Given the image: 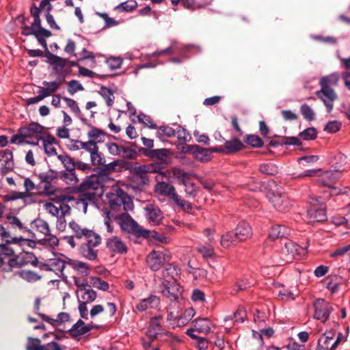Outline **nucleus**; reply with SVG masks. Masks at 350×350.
I'll list each match as a JSON object with an SVG mask.
<instances>
[{
  "instance_id": "obj_53",
  "label": "nucleus",
  "mask_w": 350,
  "mask_h": 350,
  "mask_svg": "<svg viewBox=\"0 0 350 350\" xmlns=\"http://www.w3.org/2000/svg\"><path fill=\"white\" fill-rule=\"evenodd\" d=\"M251 285H252V284L250 282H249L248 280H240L233 285L230 293L232 295H235L239 291L246 290L247 288L250 287Z\"/></svg>"
},
{
  "instance_id": "obj_36",
  "label": "nucleus",
  "mask_w": 350,
  "mask_h": 350,
  "mask_svg": "<svg viewBox=\"0 0 350 350\" xmlns=\"http://www.w3.org/2000/svg\"><path fill=\"white\" fill-rule=\"evenodd\" d=\"M12 254V249L6 244H0V269L4 271V266L7 265L9 255Z\"/></svg>"
},
{
  "instance_id": "obj_33",
  "label": "nucleus",
  "mask_w": 350,
  "mask_h": 350,
  "mask_svg": "<svg viewBox=\"0 0 350 350\" xmlns=\"http://www.w3.org/2000/svg\"><path fill=\"white\" fill-rule=\"evenodd\" d=\"M48 63L53 66L55 73H60L66 64V59L57 55L50 53L48 57Z\"/></svg>"
},
{
  "instance_id": "obj_19",
  "label": "nucleus",
  "mask_w": 350,
  "mask_h": 350,
  "mask_svg": "<svg viewBox=\"0 0 350 350\" xmlns=\"http://www.w3.org/2000/svg\"><path fill=\"white\" fill-rule=\"evenodd\" d=\"M107 248L113 253L119 254H126L127 252V247L124 242L117 236H112L107 239Z\"/></svg>"
},
{
  "instance_id": "obj_60",
  "label": "nucleus",
  "mask_w": 350,
  "mask_h": 350,
  "mask_svg": "<svg viewBox=\"0 0 350 350\" xmlns=\"http://www.w3.org/2000/svg\"><path fill=\"white\" fill-rule=\"evenodd\" d=\"M34 226L36 230L44 234V236L49 234V233L51 232L48 223L43 219H36L34 221Z\"/></svg>"
},
{
  "instance_id": "obj_28",
  "label": "nucleus",
  "mask_w": 350,
  "mask_h": 350,
  "mask_svg": "<svg viewBox=\"0 0 350 350\" xmlns=\"http://www.w3.org/2000/svg\"><path fill=\"white\" fill-rule=\"evenodd\" d=\"M72 200L73 197L70 196L59 193V195L55 196L53 198L52 200L55 201V202L58 204L59 212H61L62 215L65 216V215L69 213L70 210V207L67 204V203Z\"/></svg>"
},
{
  "instance_id": "obj_16",
  "label": "nucleus",
  "mask_w": 350,
  "mask_h": 350,
  "mask_svg": "<svg viewBox=\"0 0 350 350\" xmlns=\"http://www.w3.org/2000/svg\"><path fill=\"white\" fill-rule=\"evenodd\" d=\"M183 287L177 282L172 284L162 283L160 286L161 293L170 301H177L181 297Z\"/></svg>"
},
{
  "instance_id": "obj_44",
  "label": "nucleus",
  "mask_w": 350,
  "mask_h": 350,
  "mask_svg": "<svg viewBox=\"0 0 350 350\" xmlns=\"http://www.w3.org/2000/svg\"><path fill=\"white\" fill-rule=\"evenodd\" d=\"M137 8V3L134 1H124L114 8V10L118 13L122 12H130L135 10Z\"/></svg>"
},
{
  "instance_id": "obj_59",
  "label": "nucleus",
  "mask_w": 350,
  "mask_h": 350,
  "mask_svg": "<svg viewBox=\"0 0 350 350\" xmlns=\"http://www.w3.org/2000/svg\"><path fill=\"white\" fill-rule=\"evenodd\" d=\"M137 120L140 124H144V126L150 129H155L158 128L157 124L152 120V118L149 116L146 115L143 113H140L137 116Z\"/></svg>"
},
{
  "instance_id": "obj_10",
  "label": "nucleus",
  "mask_w": 350,
  "mask_h": 350,
  "mask_svg": "<svg viewBox=\"0 0 350 350\" xmlns=\"http://www.w3.org/2000/svg\"><path fill=\"white\" fill-rule=\"evenodd\" d=\"M72 278L75 285L78 288L76 292L78 301L87 304L93 302L97 297V293L91 288H88L87 278H79L77 276Z\"/></svg>"
},
{
  "instance_id": "obj_46",
  "label": "nucleus",
  "mask_w": 350,
  "mask_h": 350,
  "mask_svg": "<svg viewBox=\"0 0 350 350\" xmlns=\"http://www.w3.org/2000/svg\"><path fill=\"white\" fill-rule=\"evenodd\" d=\"M159 319L160 317H154L151 320L147 332V335L149 338H154L161 330L159 323Z\"/></svg>"
},
{
  "instance_id": "obj_22",
  "label": "nucleus",
  "mask_w": 350,
  "mask_h": 350,
  "mask_svg": "<svg viewBox=\"0 0 350 350\" xmlns=\"http://www.w3.org/2000/svg\"><path fill=\"white\" fill-rule=\"evenodd\" d=\"M234 235L239 241H244L252 237L253 232L250 225L245 221L239 222L234 230Z\"/></svg>"
},
{
  "instance_id": "obj_23",
  "label": "nucleus",
  "mask_w": 350,
  "mask_h": 350,
  "mask_svg": "<svg viewBox=\"0 0 350 350\" xmlns=\"http://www.w3.org/2000/svg\"><path fill=\"white\" fill-rule=\"evenodd\" d=\"M180 269L176 266L172 264L168 265L162 271V278L163 280L162 283L172 284L177 282L178 280L180 278Z\"/></svg>"
},
{
  "instance_id": "obj_15",
  "label": "nucleus",
  "mask_w": 350,
  "mask_h": 350,
  "mask_svg": "<svg viewBox=\"0 0 350 350\" xmlns=\"http://www.w3.org/2000/svg\"><path fill=\"white\" fill-rule=\"evenodd\" d=\"M167 258L164 251L152 250L146 257V263L151 270L156 271L167 260Z\"/></svg>"
},
{
  "instance_id": "obj_6",
  "label": "nucleus",
  "mask_w": 350,
  "mask_h": 350,
  "mask_svg": "<svg viewBox=\"0 0 350 350\" xmlns=\"http://www.w3.org/2000/svg\"><path fill=\"white\" fill-rule=\"evenodd\" d=\"M120 213L119 215L116 216V219L123 231L133 234L137 237H148L149 236V231L141 228L126 212Z\"/></svg>"
},
{
  "instance_id": "obj_17",
  "label": "nucleus",
  "mask_w": 350,
  "mask_h": 350,
  "mask_svg": "<svg viewBox=\"0 0 350 350\" xmlns=\"http://www.w3.org/2000/svg\"><path fill=\"white\" fill-rule=\"evenodd\" d=\"M26 350H62V349L56 342H51L42 345L39 338L29 337Z\"/></svg>"
},
{
  "instance_id": "obj_14",
  "label": "nucleus",
  "mask_w": 350,
  "mask_h": 350,
  "mask_svg": "<svg viewBox=\"0 0 350 350\" xmlns=\"http://www.w3.org/2000/svg\"><path fill=\"white\" fill-rule=\"evenodd\" d=\"M316 95L324 103L328 112L334 107V102L337 98V94L330 86L321 85V90L317 91Z\"/></svg>"
},
{
  "instance_id": "obj_42",
  "label": "nucleus",
  "mask_w": 350,
  "mask_h": 350,
  "mask_svg": "<svg viewBox=\"0 0 350 350\" xmlns=\"http://www.w3.org/2000/svg\"><path fill=\"white\" fill-rule=\"evenodd\" d=\"M332 163L334 165L337 167V170H340V173L345 170H346V168L343 167L345 164L347 163V157L341 153L338 152L334 155L332 160Z\"/></svg>"
},
{
  "instance_id": "obj_29",
  "label": "nucleus",
  "mask_w": 350,
  "mask_h": 350,
  "mask_svg": "<svg viewBox=\"0 0 350 350\" xmlns=\"http://www.w3.org/2000/svg\"><path fill=\"white\" fill-rule=\"evenodd\" d=\"M94 327L97 328L98 327L94 326L92 324L85 325V323L82 320H79L70 329V334L75 337L79 336L88 333Z\"/></svg>"
},
{
  "instance_id": "obj_58",
  "label": "nucleus",
  "mask_w": 350,
  "mask_h": 350,
  "mask_svg": "<svg viewBox=\"0 0 350 350\" xmlns=\"http://www.w3.org/2000/svg\"><path fill=\"white\" fill-rule=\"evenodd\" d=\"M244 142L255 148L262 147V140L256 135H247L244 138Z\"/></svg>"
},
{
  "instance_id": "obj_21",
  "label": "nucleus",
  "mask_w": 350,
  "mask_h": 350,
  "mask_svg": "<svg viewBox=\"0 0 350 350\" xmlns=\"http://www.w3.org/2000/svg\"><path fill=\"white\" fill-rule=\"evenodd\" d=\"M211 327L212 323L209 319H200L195 321L193 329H188L186 333L192 338H196V336L192 334L193 331L206 334L211 332Z\"/></svg>"
},
{
  "instance_id": "obj_12",
  "label": "nucleus",
  "mask_w": 350,
  "mask_h": 350,
  "mask_svg": "<svg viewBox=\"0 0 350 350\" xmlns=\"http://www.w3.org/2000/svg\"><path fill=\"white\" fill-rule=\"evenodd\" d=\"M340 176V170H339L326 171L319 175L318 181L320 184L331 189L330 195L336 196L341 192L339 189L334 187L333 185L339 179Z\"/></svg>"
},
{
  "instance_id": "obj_50",
  "label": "nucleus",
  "mask_w": 350,
  "mask_h": 350,
  "mask_svg": "<svg viewBox=\"0 0 350 350\" xmlns=\"http://www.w3.org/2000/svg\"><path fill=\"white\" fill-rule=\"evenodd\" d=\"M172 174L177 179L178 183L180 185H184L190 180L189 174L180 168L173 169Z\"/></svg>"
},
{
  "instance_id": "obj_24",
  "label": "nucleus",
  "mask_w": 350,
  "mask_h": 350,
  "mask_svg": "<svg viewBox=\"0 0 350 350\" xmlns=\"http://www.w3.org/2000/svg\"><path fill=\"white\" fill-rule=\"evenodd\" d=\"M187 151L192 152L193 157L201 162L211 160L210 150L199 146L198 145H188Z\"/></svg>"
},
{
  "instance_id": "obj_38",
  "label": "nucleus",
  "mask_w": 350,
  "mask_h": 350,
  "mask_svg": "<svg viewBox=\"0 0 350 350\" xmlns=\"http://www.w3.org/2000/svg\"><path fill=\"white\" fill-rule=\"evenodd\" d=\"M176 135V131L169 126H162L158 128L156 136L162 141L165 137H172Z\"/></svg>"
},
{
  "instance_id": "obj_63",
  "label": "nucleus",
  "mask_w": 350,
  "mask_h": 350,
  "mask_svg": "<svg viewBox=\"0 0 350 350\" xmlns=\"http://www.w3.org/2000/svg\"><path fill=\"white\" fill-rule=\"evenodd\" d=\"M317 130L314 127H310L302 132H301L299 135V137L303 140H312L317 137Z\"/></svg>"
},
{
  "instance_id": "obj_4",
  "label": "nucleus",
  "mask_w": 350,
  "mask_h": 350,
  "mask_svg": "<svg viewBox=\"0 0 350 350\" xmlns=\"http://www.w3.org/2000/svg\"><path fill=\"white\" fill-rule=\"evenodd\" d=\"M154 191L157 195L167 198L183 211H189L192 208L189 202L177 193L175 187L167 182H158L154 187Z\"/></svg>"
},
{
  "instance_id": "obj_8",
  "label": "nucleus",
  "mask_w": 350,
  "mask_h": 350,
  "mask_svg": "<svg viewBox=\"0 0 350 350\" xmlns=\"http://www.w3.org/2000/svg\"><path fill=\"white\" fill-rule=\"evenodd\" d=\"M308 203L310 204L307 212L308 222H321L327 219L325 205L321 198H310Z\"/></svg>"
},
{
  "instance_id": "obj_43",
  "label": "nucleus",
  "mask_w": 350,
  "mask_h": 350,
  "mask_svg": "<svg viewBox=\"0 0 350 350\" xmlns=\"http://www.w3.org/2000/svg\"><path fill=\"white\" fill-rule=\"evenodd\" d=\"M61 178L64 182L68 185H75L79 182V179L75 170H66L62 172Z\"/></svg>"
},
{
  "instance_id": "obj_2",
  "label": "nucleus",
  "mask_w": 350,
  "mask_h": 350,
  "mask_svg": "<svg viewBox=\"0 0 350 350\" xmlns=\"http://www.w3.org/2000/svg\"><path fill=\"white\" fill-rule=\"evenodd\" d=\"M105 177L98 174L88 176L79 185L80 200L85 204L94 203L103 194Z\"/></svg>"
},
{
  "instance_id": "obj_9",
  "label": "nucleus",
  "mask_w": 350,
  "mask_h": 350,
  "mask_svg": "<svg viewBox=\"0 0 350 350\" xmlns=\"http://www.w3.org/2000/svg\"><path fill=\"white\" fill-rule=\"evenodd\" d=\"M22 135L26 138V144L37 146L46 133V128L37 122H31L21 127Z\"/></svg>"
},
{
  "instance_id": "obj_52",
  "label": "nucleus",
  "mask_w": 350,
  "mask_h": 350,
  "mask_svg": "<svg viewBox=\"0 0 350 350\" xmlns=\"http://www.w3.org/2000/svg\"><path fill=\"white\" fill-rule=\"evenodd\" d=\"M109 152L114 156L120 155L122 152H126L128 148L122 146H119L114 142H109L106 144Z\"/></svg>"
},
{
  "instance_id": "obj_1",
  "label": "nucleus",
  "mask_w": 350,
  "mask_h": 350,
  "mask_svg": "<svg viewBox=\"0 0 350 350\" xmlns=\"http://www.w3.org/2000/svg\"><path fill=\"white\" fill-rule=\"evenodd\" d=\"M76 239L83 241L79 248L80 255L89 260H95L97 258L98 250L96 247L101 243V237L94 230L82 227L75 221L68 224Z\"/></svg>"
},
{
  "instance_id": "obj_30",
  "label": "nucleus",
  "mask_w": 350,
  "mask_h": 350,
  "mask_svg": "<svg viewBox=\"0 0 350 350\" xmlns=\"http://www.w3.org/2000/svg\"><path fill=\"white\" fill-rule=\"evenodd\" d=\"M42 84L44 85V87L40 88L38 92L40 93L42 97L45 98L56 92L59 90L61 83L57 81H43Z\"/></svg>"
},
{
  "instance_id": "obj_62",
  "label": "nucleus",
  "mask_w": 350,
  "mask_h": 350,
  "mask_svg": "<svg viewBox=\"0 0 350 350\" xmlns=\"http://www.w3.org/2000/svg\"><path fill=\"white\" fill-rule=\"evenodd\" d=\"M38 178L41 183H52L57 178V174L53 170H49L46 172L40 173Z\"/></svg>"
},
{
  "instance_id": "obj_35",
  "label": "nucleus",
  "mask_w": 350,
  "mask_h": 350,
  "mask_svg": "<svg viewBox=\"0 0 350 350\" xmlns=\"http://www.w3.org/2000/svg\"><path fill=\"white\" fill-rule=\"evenodd\" d=\"M288 233V229L285 226L275 225L269 230V237L272 239L282 238Z\"/></svg>"
},
{
  "instance_id": "obj_20",
  "label": "nucleus",
  "mask_w": 350,
  "mask_h": 350,
  "mask_svg": "<svg viewBox=\"0 0 350 350\" xmlns=\"http://www.w3.org/2000/svg\"><path fill=\"white\" fill-rule=\"evenodd\" d=\"M67 265L80 275L79 278H86L90 274V266L86 262L68 258Z\"/></svg>"
},
{
  "instance_id": "obj_51",
  "label": "nucleus",
  "mask_w": 350,
  "mask_h": 350,
  "mask_svg": "<svg viewBox=\"0 0 350 350\" xmlns=\"http://www.w3.org/2000/svg\"><path fill=\"white\" fill-rule=\"evenodd\" d=\"M237 239L234 233L232 232H228L221 236L220 243L223 247L228 248Z\"/></svg>"
},
{
  "instance_id": "obj_11",
  "label": "nucleus",
  "mask_w": 350,
  "mask_h": 350,
  "mask_svg": "<svg viewBox=\"0 0 350 350\" xmlns=\"http://www.w3.org/2000/svg\"><path fill=\"white\" fill-rule=\"evenodd\" d=\"M267 197L274 208L280 212H288L292 206L291 200L284 192L269 191Z\"/></svg>"
},
{
  "instance_id": "obj_27",
  "label": "nucleus",
  "mask_w": 350,
  "mask_h": 350,
  "mask_svg": "<svg viewBox=\"0 0 350 350\" xmlns=\"http://www.w3.org/2000/svg\"><path fill=\"white\" fill-rule=\"evenodd\" d=\"M160 304V298L156 295H150L148 297L142 299L136 305V309L144 312L150 308H157Z\"/></svg>"
},
{
  "instance_id": "obj_41",
  "label": "nucleus",
  "mask_w": 350,
  "mask_h": 350,
  "mask_svg": "<svg viewBox=\"0 0 350 350\" xmlns=\"http://www.w3.org/2000/svg\"><path fill=\"white\" fill-rule=\"evenodd\" d=\"M99 94L105 99L108 107H111L113 105L115 96L111 89L102 86L100 89Z\"/></svg>"
},
{
  "instance_id": "obj_32",
  "label": "nucleus",
  "mask_w": 350,
  "mask_h": 350,
  "mask_svg": "<svg viewBox=\"0 0 350 350\" xmlns=\"http://www.w3.org/2000/svg\"><path fill=\"white\" fill-rule=\"evenodd\" d=\"M49 260L50 271H53L59 277L64 276V270L67 265V261L60 258H54Z\"/></svg>"
},
{
  "instance_id": "obj_7",
  "label": "nucleus",
  "mask_w": 350,
  "mask_h": 350,
  "mask_svg": "<svg viewBox=\"0 0 350 350\" xmlns=\"http://www.w3.org/2000/svg\"><path fill=\"white\" fill-rule=\"evenodd\" d=\"M7 265L3 267L4 272H10L14 269L21 268L28 264L36 266L37 264V258L31 252H25L18 255H15L12 250V254L9 255L7 259Z\"/></svg>"
},
{
  "instance_id": "obj_47",
  "label": "nucleus",
  "mask_w": 350,
  "mask_h": 350,
  "mask_svg": "<svg viewBox=\"0 0 350 350\" xmlns=\"http://www.w3.org/2000/svg\"><path fill=\"white\" fill-rule=\"evenodd\" d=\"M18 275L28 282H34L41 278V276L39 275L37 273L29 270H23L18 271Z\"/></svg>"
},
{
  "instance_id": "obj_31",
  "label": "nucleus",
  "mask_w": 350,
  "mask_h": 350,
  "mask_svg": "<svg viewBox=\"0 0 350 350\" xmlns=\"http://www.w3.org/2000/svg\"><path fill=\"white\" fill-rule=\"evenodd\" d=\"M38 314L42 318V319L54 327H57L64 323L68 322L70 321V315L67 312H60L58 314L57 319H52L49 317L48 316L38 313Z\"/></svg>"
},
{
  "instance_id": "obj_37",
  "label": "nucleus",
  "mask_w": 350,
  "mask_h": 350,
  "mask_svg": "<svg viewBox=\"0 0 350 350\" xmlns=\"http://www.w3.org/2000/svg\"><path fill=\"white\" fill-rule=\"evenodd\" d=\"M243 147L242 142L237 139L233 138L231 140L225 142L224 148L226 150V153H232L241 150Z\"/></svg>"
},
{
  "instance_id": "obj_40",
  "label": "nucleus",
  "mask_w": 350,
  "mask_h": 350,
  "mask_svg": "<svg viewBox=\"0 0 350 350\" xmlns=\"http://www.w3.org/2000/svg\"><path fill=\"white\" fill-rule=\"evenodd\" d=\"M170 150L167 148L154 149L150 151L148 156L152 159L165 161L170 155Z\"/></svg>"
},
{
  "instance_id": "obj_55",
  "label": "nucleus",
  "mask_w": 350,
  "mask_h": 350,
  "mask_svg": "<svg viewBox=\"0 0 350 350\" xmlns=\"http://www.w3.org/2000/svg\"><path fill=\"white\" fill-rule=\"evenodd\" d=\"M183 5L191 10L198 9L208 3V0H183Z\"/></svg>"
},
{
  "instance_id": "obj_34",
  "label": "nucleus",
  "mask_w": 350,
  "mask_h": 350,
  "mask_svg": "<svg viewBox=\"0 0 350 350\" xmlns=\"http://www.w3.org/2000/svg\"><path fill=\"white\" fill-rule=\"evenodd\" d=\"M195 311L193 308L186 309L184 312L178 317L177 323H174L173 326L182 327L187 325L189 321L194 317Z\"/></svg>"
},
{
  "instance_id": "obj_5",
  "label": "nucleus",
  "mask_w": 350,
  "mask_h": 350,
  "mask_svg": "<svg viewBox=\"0 0 350 350\" xmlns=\"http://www.w3.org/2000/svg\"><path fill=\"white\" fill-rule=\"evenodd\" d=\"M306 247H301L293 241L284 243L280 253L275 252L273 254V262L275 265H281L293 261L297 256L304 254Z\"/></svg>"
},
{
  "instance_id": "obj_39",
  "label": "nucleus",
  "mask_w": 350,
  "mask_h": 350,
  "mask_svg": "<svg viewBox=\"0 0 350 350\" xmlns=\"http://www.w3.org/2000/svg\"><path fill=\"white\" fill-rule=\"evenodd\" d=\"M8 222L14 228H17L18 230H21L23 232L26 233L27 234H31V231L29 230L27 227H25L23 224L20 221V219L12 215L7 216Z\"/></svg>"
},
{
  "instance_id": "obj_3",
  "label": "nucleus",
  "mask_w": 350,
  "mask_h": 350,
  "mask_svg": "<svg viewBox=\"0 0 350 350\" xmlns=\"http://www.w3.org/2000/svg\"><path fill=\"white\" fill-rule=\"evenodd\" d=\"M105 196L109 207L115 212H127L133 208L131 198L118 185L113 186Z\"/></svg>"
},
{
  "instance_id": "obj_18",
  "label": "nucleus",
  "mask_w": 350,
  "mask_h": 350,
  "mask_svg": "<svg viewBox=\"0 0 350 350\" xmlns=\"http://www.w3.org/2000/svg\"><path fill=\"white\" fill-rule=\"evenodd\" d=\"M146 217L149 223L156 226L160 224L163 217L159 208L152 204H148L144 207Z\"/></svg>"
},
{
  "instance_id": "obj_45",
  "label": "nucleus",
  "mask_w": 350,
  "mask_h": 350,
  "mask_svg": "<svg viewBox=\"0 0 350 350\" xmlns=\"http://www.w3.org/2000/svg\"><path fill=\"white\" fill-rule=\"evenodd\" d=\"M33 30L36 31V33L38 35H44L46 37H50L51 36V33L48 29L43 28L41 26V20L40 16L38 17H34L33 18V22L32 23L31 25Z\"/></svg>"
},
{
  "instance_id": "obj_57",
  "label": "nucleus",
  "mask_w": 350,
  "mask_h": 350,
  "mask_svg": "<svg viewBox=\"0 0 350 350\" xmlns=\"http://www.w3.org/2000/svg\"><path fill=\"white\" fill-rule=\"evenodd\" d=\"M300 112L308 121H313L315 119V113L313 109L307 104H303L300 107Z\"/></svg>"
},
{
  "instance_id": "obj_61",
  "label": "nucleus",
  "mask_w": 350,
  "mask_h": 350,
  "mask_svg": "<svg viewBox=\"0 0 350 350\" xmlns=\"http://www.w3.org/2000/svg\"><path fill=\"white\" fill-rule=\"evenodd\" d=\"M259 170L261 173L267 175H275L278 173V167L271 163H264L260 165Z\"/></svg>"
},
{
  "instance_id": "obj_64",
  "label": "nucleus",
  "mask_w": 350,
  "mask_h": 350,
  "mask_svg": "<svg viewBox=\"0 0 350 350\" xmlns=\"http://www.w3.org/2000/svg\"><path fill=\"white\" fill-rule=\"evenodd\" d=\"M92 286L94 288H96L103 291H107L109 288V284L100 278L98 277H92L91 278Z\"/></svg>"
},
{
  "instance_id": "obj_48",
  "label": "nucleus",
  "mask_w": 350,
  "mask_h": 350,
  "mask_svg": "<svg viewBox=\"0 0 350 350\" xmlns=\"http://www.w3.org/2000/svg\"><path fill=\"white\" fill-rule=\"evenodd\" d=\"M0 237L2 239V241H5L6 243H18L21 241H25V239H23L22 237L12 238L10 236V232H7L2 226H0Z\"/></svg>"
},
{
  "instance_id": "obj_49",
  "label": "nucleus",
  "mask_w": 350,
  "mask_h": 350,
  "mask_svg": "<svg viewBox=\"0 0 350 350\" xmlns=\"http://www.w3.org/2000/svg\"><path fill=\"white\" fill-rule=\"evenodd\" d=\"M58 159L64 165L66 170H75V159L67 154L57 155Z\"/></svg>"
},
{
  "instance_id": "obj_54",
  "label": "nucleus",
  "mask_w": 350,
  "mask_h": 350,
  "mask_svg": "<svg viewBox=\"0 0 350 350\" xmlns=\"http://www.w3.org/2000/svg\"><path fill=\"white\" fill-rule=\"evenodd\" d=\"M339 80L338 74L334 72L328 76L322 77L320 79V85L329 86L330 85H336Z\"/></svg>"
},
{
  "instance_id": "obj_56",
  "label": "nucleus",
  "mask_w": 350,
  "mask_h": 350,
  "mask_svg": "<svg viewBox=\"0 0 350 350\" xmlns=\"http://www.w3.org/2000/svg\"><path fill=\"white\" fill-rule=\"evenodd\" d=\"M40 242L42 245L46 247L54 248L58 245L59 239L56 236L53 235L49 232V234L45 235L44 237L40 240Z\"/></svg>"
},
{
  "instance_id": "obj_26",
  "label": "nucleus",
  "mask_w": 350,
  "mask_h": 350,
  "mask_svg": "<svg viewBox=\"0 0 350 350\" xmlns=\"http://www.w3.org/2000/svg\"><path fill=\"white\" fill-rule=\"evenodd\" d=\"M335 336V331L333 329L327 330L320 336L317 342V350H331L332 340Z\"/></svg>"
},
{
  "instance_id": "obj_13",
  "label": "nucleus",
  "mask_w": 350,
  "mask_h": 350,
  "mask_svg": "<svg viewBox=\"0 0 350 350\" xmlns=\"http://www.w3.org/2000/svg\"><path fill=\"white\" fill-rule=\"evenodd\" d=\"M314 318L323 323L327 321L333 311L332 304L323 299H317L314 303Z\"/></svg>"
},
{
  "instance_id": "obj_25",
  "label": "nucleus",
  "mask_w": 350,
  "mask_h": 350,
  "mask_svg": "<svg viewBox=\"0 0 350 350\" xmlns=\"http://www.w3.org/2000/svg\"><path fill=\"white\" fill-rule=\"evenodd\" d=\"M41 140L46 155L51 157L57 154L55 148V146L57 145V141L54 136L46 133Z\"/></svg>"
}]
</instances>
